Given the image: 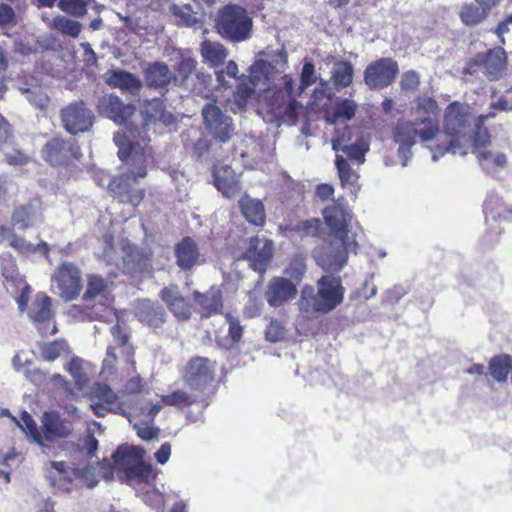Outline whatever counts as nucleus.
<instances>
[{
  "instance_id": "f257e3e1",
  "label": "nucleus",
  "mask_w": 512,
  "mask_h": 512,
  "mask_svg": "<svg viewBox=\"0 0 512 512\" xmlns=\"http://www.w3.org/2000/svg\"><path fill=\"white\" fill-rule=\"evenodd\" d=\"M476 118L465 106L459 102L449 104L444 114L443 133L448 138L438 143L432 150V160L438 161L446 153L466 155L465 145L471 139L472 126Z\"/></svg>"
},
{
  "instance_id": "f03ea898",
  "label": "nucleus",
  "mask_w": 512,
  "mask_h": 512,
  "mask_svg": "<svg viewBox=\"0 0 512 512\" xmlns=\"http://www.w3.org/2000/svg\"><path fill=\"white\" fill-rule=\"evenodd\" d=\"M253 19L247 9L228 3L219 9L215 18L216 32L229 43L237 44L251 38Z\"/></svg>"
},
{
  "instance_id": "7ed1b4c3",
  "label": "nucleus",
  "mask_w": 512,
  "mask_h": 512,
  "mask_svg": "<svg viewBox=\"0 0 512 512\" xmlns=\"http://www.w3.org/2000/svg\"><path fill=\"white\" fill-rule=\"evenodd\" d=\"M358 243L355 238L330 237L313 251L316 263L327 272H339L348 261L350 252L356 253Z\"/></svg>"
},
{
  "instance_id": "20e7f679",
  "label": "nucleus",
  "mask_w": 512,
  "mask_h": 512,
  "mask_svg": "<svg viewBox=\"0 0 512 512\" xmlns=\"http://www.w3.org/2000/svg\"><path fill=\"white\" fill-rule=\"evenodd\" d=\"M40 157L51 167H66L82 157L76 141L62 137H51L40 149Z\"/></svg>"
},
{
  "instance_id": "39448f33",
  "label": "nucleus",
  "mask_w": 512,
  "mask_h": 512,
  "mask_svg": "<svg viewBox=\"0 0 512 512\" xmlns=\"http://www.w3.org/2000/svg\"><path fill=\"white\" fill-rule=\"evenodd\" d=\"M203 124L207 134L218 143H228L235 134L232 117L214 102L206 103L202 108Z\"/></svg>"
},
{
  "instance_id": "423d86ee",
  "label": "nucleus",
  "mask_w": 512,
  "mask_h": 512,
  "mask_svg": "<svg viewBox=\"0 0 512 512\" xmlns=\"http://www.w3.org/2000/svg\"><path fill=\"white\" fill-rule=\"evenodd\" d=\"M115 145L118 147V157L127 166V172L134 182L138 178H144L147 175V156L144 149L139 145L129 141L125 134L116 132L113 137Z\"/></svg>"
},
{
  "instance_id": "0eeeda50",
  "label": "nucleus",
  "mask_w": 512,
  "mask_h": 512,
  "mask_svg": "<svg viewBox=\"0 0 512 512\" xmlns=\"http://www.w3.org/2000/svg\"><path fill=\"white\" fill-rule=\"evenodd\" d=\"M142 450L132 446L120 445L112 454V459L117 466L123 468L128 479H137L146 482L153 470L150 463L141 459Z\"/></svg>"
},
{
  "instance_id": "6e6552de",
  "label": "nucleus",
  "mask_w": 512,
  "mask_h": 512,
  "mask_svg": "<svg viewBox=\"0 0 512 512\" xmlns=\"http://www.w3.org/2000/svg\"><path fill=\"white\" fill-rule=\"evenodd\" d=\"M345 288L340 276L322 275L317 281V299L315 313L328 314L335 310L343 301Z\"/></svg>"
},
{
  "instance_id": "1a4fd4ad",
  "label": "nucleus",
  "mask_w": 512,
  "mask_h": 512,
  "mask_svg": "<svg viewBox=\"0 0 512 512\" xmlns=\"http://www.w3.org/2000/svg\"><path fill=\"white\" fill-rule=\"evenodd\" d=\"M399 74L397 61L390 57H382L372 61L364 70V83L371 90L390 86Z\"/></svg>"
},
{
  "instance_id": "9d476101",
  "label": "nucleus",
  "mask_w": 512,
  "mask_h": 512,
  "mask_svg": "<svg viewBox=\"0 0 512 512\" xmlns=\"http://www.w3.org/2000/svg\"><path fill=\"white\" fill-rule=\"evenodd\" d=\"M63 128L70 134L88 132L94 124V113L83 101H74L60 111Z\"/></svg>"
},
{
  "instance_id": "9b49d317",
  "label": "nucleus",
  "mask_w": 512,
  "mask_h": 512,
  "mask_svg": "<svg viewBox=\"0 0 512 512\" xmlns=\"http://www.w3.org/2000/svg\"><path fill=\"white\" fill-rule=\"evenodd\" d=\"M274 256V243L272 240L250 237L247 249L239 257V260L247 261L248 266L255 272L263 275Z\"/></svg>"
},
{
  "instance_id": "f8f14e48",
  "label": "nucleus",
  "mask_w": 512,
  "mask_h": 512,
  "mask_svg": "<svg viewBox=\"0 0 512 512\" xmlns=\"http://www.w3.org/2000/svg\"><path fill=\"white\" fill-rule=\"evenodd\" d=\"M58 294L65 301L76 299L82 289L81 272L73 263L64 262L52 278Z\"/></svg>"
},
{
  "instance_id": "ddd939ff",
  "label": "nucleus",
  "mask_w": 512,
  "mask_h": 512,
  "mask_svg": "<svg viewBox=\"0 0 512 512\" xmlns=\"http://www.w3.org/2000/svg\"><path fill=\"white\" fill-rule=\"evenodd\" d=\"M214 379V363L205 357L192 358L184 375L186 385L196 391H204Z\"/></svg>"
},
{
  "instance_id": "4468645a",
  "label": "nucleus",
  "mask_w": 512,
  "mask_h": 512,
  "mask_svg": "<svg viewBox=\"0 0 512 512\" xmlns=\"http://www.w3.org/2000/svg\"><path fill=\"white\" fill-rule=\"evenodd\" d=\"M98 112L101 116L112 120L117 125H125L136 113V106L131 103H124L115 95H105L98 101Z\"/></svg>"
},
{
  "instance_id": "2eb2a0df",
  "label": "nucleus",
  "mask_w": 512,
  "mask_h": 512,
  "mask_svg": "<svg viewBox=\"0 0 512 512\" xmlns=\"http://www.w3.org/2000/svg\"><path fill=\"white\" fill-rule=\"evenodd\" d=\"M175 73L168 64L162 61L150 63L144 70V81L148 88L156 90L162 97L169 92V86H174Z\"/></svg>"
},
{
  "instance_id": "dca6fc26",
  "label": "nucleus",
  "mask_w": 512,
  "mask_h": 512,
  "mask_svg": "<svg viewBox=\"0 0 512 512\" xmlns=\"http://www.w3.org/2000/svg\"><path fill=\"white\" fill-rule=\"evenodd\" d=\"M482 73L489 81H498L506 75L507 54L502 47H495L479 52Z\"/></svg>"
},
{
  "instance_id": "f3484780",
  "label": "nucleus",
  "mask_w": 512,
  "mask_h": 512,
  "mask_svg": "<svg viewBox=\"0 0 512 512\" xmlns=\"http://www.w3.org/2000/svg\"><path fill=\"white\" fill-rule=\"evenodd\" d=\"M41 422L44 442L66 439L73 433L71 421L62 418L58 411H45L42 415Z\"/></svg>"
},
{
  "instance_id": "a211bd4d",
  "label": "nucleus",
  "mask_w": 512,
  "mask_h": 512,
  "mask_svg": "<svg viewBox=\"0 0 512 512\" xmlns=\"http://www.w3.org/2000/svg\"><path fill=\"white\" fill-rule=\"evenodd\" d=\"M135 317L143 325L157 331L165 324L167 312L159 302L142 299L135 306Z\"/></svg>"
},
{
  "instance_id": "6ab92c4d",
  "label": "nucleus",
  "mask_w": 512,
  "mask_h": 512,
  "mask_svg": "<svg viewBox=\"0 0 512 512\" xmlns=\"http://www.w3.org/2000/svg\"><path fill=\"white\" fill-rule=\"evenodd\" d=\"M213 184L224 198L232 199L241 191L239 177L229 165H216L212 170Z\"/></svg>"
},
{
  "instance_id": "aec40b11",
  "label": "nucleus",
  "mask_w": 512,
  "mask_h": 512,
  "mask_svg": "<svg viewBox=\"0 0 512 512\" xmlns=\"http://www.w3.org/2000/svg\"><path fill=\"white\" fill-rule=\"evenodd\" d=\"M133 183L135 182L129 174H121L111 179L109 190L119 201L138 206L144 198L145 191L135 188Z\"/></svg>"
},
{
  "instance_id": "412c9836",
  "label": "nucleus",
  "mask_w": 512,
  "mask_h": 512,
  "mask_svg": "<svg viewBox=\"0 0 512 512\" xmlns=\"http://www.w3.org/2000/svg\"><path fill=\"white\" fill-rule=\"evenodd\" d=\"M297 295L296 284L286 277H273L267 286L265 298L267 303L274 308L282 306Z\"/></svg>"
},
{
  "instance_id": "4be33fe9",
  "label": "nucleus",
  "mask_w": 512,
  "mask_h": 512,
  "mask_svg": "<svg viewBox=\"0 0 512 512\" xmlns=\"http://www.w3.org/2000/svg\"><path fill=\"white\" fill-rule=\"evenodd\" d=\"M140 117L142 121L141 128L144 131H148L150 126L156 122L170 126L176 121L175 116L166 110L163 101L159 98L147 100L140 112Z\"/></svg>"
},
{
  "instance_id": "5701e85b",
  "label": "nucleus",
  "mask_w": 512,
  "mask_h": 512,
  "mask_svg": "<svg viewBox=\"0 0 512 512\" xmlns=\"http://www.w3.org/2000/svg\"><path fill=\"white\" fill-rule=\"evenodd\" d=\"M41 211V200L32 198L27 203L15 207L11 217L12 224L18 230H26L40 219Z\"/></svg>"
},
{
  "instance_id": "b1692460",
  "label": "nucleus",
  "mask_w": 512,
  "mask_h": 512,
  "mask_svg": "<svg viewBox=\"0 0 512 512\" xmlns=\"http://www.w3.org/2000/svg\"><path fill=\"white\" fill-rule=\"evenodd\" d=\"M326 225L331 231L330 237L355 238L348 230V217L345 209L340 205H332L323 210Z\"/></svg>"
},
{
  "instance_id": "393cba45",
  "label": "nucleus",
  "mask_w": 512,
  "mask_h": 512,
  "mask_svg": "<svg viewBox=\"0 0 512 512\" xmlns=\"http://www.w3.org/2000/svg\"><path fill=\"white\" fill-rule=\"evenodd\" d=\"M176 265L182 271H190L201 257L199 247L190 236L183 237L174 247Z\"/></svg>"
},
{
  "instance_id": "a878e982",
  "label": "nucleus",
  "mask_w": 512,
  "mask_h": 512,
  "mask_svg": "<svg viewBox=\"0 0 512 512\" xmlns=\"http://www.w3.org/2000/svg\"><path fill=\"white\" fill-rule=\"evenodd\" d=\"M159 296L163 302L166 303L168 309L173 315L180 320H187L191 316L190 308L186 299L181 294L178 286L170 285L164 287Z\"/></svg>"
},
{
  "instance_id": "bb28decb",
  "label": "nucleus",
  "mask_w": 512,
  "mask_h": 512,
  "mask_svg": "<svg viewBox=\"0 0 512 512\" xmlns=\"http://www.w3.org/2000/svg\"><path fill=\"white\" fill-rule=\"evenodd\" d=\"M238 206L247 222L257 227H263L265 225L266 211L260 199L252 198L248 194H245L239 199Z\"/></svg>"
},
{
  "instance_id": "cd10ccee",
  "label": "nucleus",
  "mask_w": 512,
  "mask_h": 512,
  "mask_svg": "<svg viewBox=\"0 0 512 512\" xmlns=\"http://www.w3.org/2000/svg\"><path fill=\"white\" fill-rule=\"evenodd\" d=\"M107 84L122 91L136 94L143 86L141 79L134 73L116 68L108 72Z\"/></svg>"
},
{
  "instance_id": "c85d7f7f",
  "label": "nucleus",
  "mask_w": 512,
  "mask_h": 512,
  "mask_svg": "<svg viewBox=\"0 0 512 512\" xmlns=\"http://www.w3.org/2000/svg\"><path fill=\"white\" fill-rule=\"evenodd\" d=\"M200 54L205 63L212 68H218L224 64L229 55L228 49L220 42L204 40L200 44Z\"/></svg>"
},
{
  "instance_id": "c756f323",
  "label": "nucleus",
  "mask_w": 512,
  "mask_h": 512,
  "mask_svg": "<svg viewBox=\"0 0 512 512\" xmlns=\"http://www.w3.org/2000/svg\"><path fill=\"white\" fill-rule=\"evenodd\" d=\"M195 301L203 309L202 316L210 317L212 314L220 312L222 304V293L219 289L211 288L208 292L202 294L198 291L194 292Z\"/></svg>"
},
{
  "instance_id": "7c9ffc66",
  "label": "nucleus",
  "mask_w": 512,
  "mask_h": 512,
  "mask_svg": "<svg viewBox=\"0 0 512 512\" xmlns=\"http://www.w3.org/2000/svg\"><path fill=\"white\" fill-rule=\"evenodd\" d=\"M197 64L196 59L182 56L174 66V86L187 89L191 75L196 73Z\"/></svg>"
},
{
  "instance_id": "2f4dec72",
  "label": "nucleus",
  "mask_w": 512,
  "mask_h": 512,
  "mask_svg": "<svg viewBox=\"0 0 512 512\" xmlns=\"http://www.w3.org/2000/svg\"><path fill=\"white\" fill-rule=\"evenodd\" d=\"M354 77V67L350 61L338 60L331 71V79L336 89L351 85Z\"/></svg>"
},
{
  "instance_id": "473e14b6",
  "label": "nucleus",
  "mask_w": 512,
  "mask_h": 512,
  "mask_svg": "<svg viewBox=\"0 0 512 512\" xmlns=\"http://www.w3.org/2000/svg\"><path fill=\"white\" fill-rule=\"evenodd\" d=\"M489 372L497 382L506 381L512 370V358L508 354H500L489 361Z\"/></svg>"
},
{
  "instance_id": "72a5a7b5",
  "label": "nucleus",
  "mask_w": 512,
  "mask_h": 512,
  "mask_svg": "<svg viewBox=\"0 0 512 512\" xmlns=\"http://www.w3.org/2000/svg\"><path fill=\"white\" fill-rule=\"evenodd\" d=\"M20 418L21 423L18 422L17 425L25 433L27 440L42 448L46 447L43 435L40 433L37 423L33 417L27 411H23Z\"/></svg>"
},
{
  "instance_id": "f704fd0d",
  "label": "nucleus",
  "mask_w": 512,
  "mask_h": 512,
  "mask_svg": "<svg viewBox=\"0 0 512 512\" xmlns=\"http://www.w3.org/2000/svg\"><path fill=\"white\" fill-rule=\"evenodd\" d=\"M495 113L482 114L477 116L472 126L471 139L475 148L485 147L490 142V134L488 129L484 127L485 122L489 118H493Z\"/></svg>"
},
{
  "instance_id": "c9c22d12",
  "label": "nucleus",
  "mask_w": 512,
  "mask_h": 512,
  "mask_svg": "<svg viewBox=\"0 0 512 512\" xmlns=\"http://www.w3.org/2000/svg\"><path fill=\"white\" fill-rule=\"evenodd\" d=\"M50 28L58 31L64 36L77 38L82 30V24L79 21L72 20L63 15L55 16L51 23Z\"/></svg>"
},
{
  "instance_id": "e433bc0d",
  "label": "nucleus",
  "mask_w": 512,
  "mask_h": 512,
  "mask_svg": "<svg viewBox=\"0 0 512 512\" xmlns=\"http://www.w3.org/2000/svg\"><path fill=\"white\" fill-rule=\"evenodd\" d=\"M273 73L274 72L272 71V68H270L268 60L258 59L249 67V75L246 76L249 83L256 87L259 84H265Z\"/></svg>"
},
{
  "instance_id": "4c0bfd02",
  "label": "nucleus",
  "mask_w": 512,
  "mask_h": 512,
  "mask_svg": "<svg viewBox=\"0 0 512 512\" xmlns=\"http://www.w3.org/2000/svg\"><path fill=\"white\" fill-rule=\"evenodd\" d=\"M488 14L481 3L475 1L462 7L460 18L465 25L475 26L482 22Z\"/></svg>"
},
{
  "instance_id": "58836bf2",
  "label": "nucleus",
  "mask_w": 512,
  "mask_h": 512,
  "mask_svg": "<svg viewBox=\"0 0 512 512\" xmlns=\"http://www.w3.org/2000/svg\"><path fill=\"white\" fill-rule=\"evenodd\" d=\"M259 56L264 57V60H268L270 68H272L274 73L283 72L287 66L288 54L285 47L279 50H262L259 52Z\"/></svg>"
},
{
  "instance_id": "ea45409f",
  "label": "nucleus",
  "mask_w": 512,
  "mask_h": 512,
  "mask_svg": "<svg viewBox=\"0 0 512 512\" xmlns=\"http://www.w3.org/2000/svg\"><path fill=\"white\" fill-rule=\"evenodd\" d=\"M20 91L35 109L44 111L48 107L50 99L42 87L20 88Z\"/></svg>"
},
{
  "instance_id": "a19ab883",
  "label": "nucleus",
  "mask_w": 512,
  "mask_h": 512,
  "mask_svg": "<svg viewBox=\"0 0 512 512\" xmlns=\"http://www.w3.org/2000/svg\"><path fill=\"white\" fill-rule=\"evenodd\" d=\"M416 123H398L394 130V141L399 145L413 146L415 144Z\"/></svg>"
},
{
  "instance_id": "79ce46f5",
  "label": "nucleus",
  "mask_w": 512,
  "mask_h": 512,
  "mask_svg": "<svg viewBox=\"0 0 512 512\" xmlns=\"http://www.w3.org/2000/svg\"><path fill=\"white\" fill-rule=\"evenodd\" d=\"M369 151V143L363 137L358 138L354 143L344 145L342 152L358 164L365 162V155Z\"/></svg>"
},
{
  "instance_id": "37998d69",
  "label": "nucleus",
  "mask_w": 512,
  "mask_h": 512,
  "mask_svg": "<svg viewBox=\"0 0 512 512\" xmlns=\"http://www.w3.org/2000/svg\"><path fill=\"white\" fill-rule=\"evenodd\" d=\"M333 109L342 121L347 122L355 117L358 104L350 98L335 97Z\"/></svg>"
},
{
  "instance_id": "c03bdc74",
  "label": "nucleus",
  "mask_w": 512,
  "mask_h": 512,
  "mask_svg": "<svg viewBox=\"0 0 512 512\" xmlns=\"http://www.w3.org/2000/svg\"><path fill=\"white\" fill-rule=\"evenodd\" d=\"M306 272L305 258L302 255L294 256L285 268L284 274L296 285L302 281Z\"/></svg>"
},
{
  "instance_id": "a18cd8bd",
  "label": "nucleus",
  "mask_w": 512,
  "mask_h": 512,
  "mask_svg": "<svg viewBox=\"0 0 512 512\" xmlns=\"http://www.w3.org/2000/svg\"><path fill=\"white\" fill-rule=\"evenodd\" d=\"M254 88L255 87L247 80V76L245 74H241L237 89L233 94L234 101L239 108L246 106L248 100L254 93Z\"/></svg>"
},
{
  "instance_id": "49530a36",
  "label": "nucleus",
  "mask_w": 512,
  "mask_h": 512,
  "mask_svg": "<svg viewBox=\"0 0 512 512\" xmlns=\"http://www.w3.org/2000/svg\"><path fill=\"white\" fill-rule=\"evenodd\" d=\"M107 284L99 275H90L87 280V288L82 299L85 302H92L98 295L105 292Z\"/></svg>"
},
{
  "instance_id": "de8ad7c7",
  "label": "nucleus",
  "mask_w": 512,
  "mask_h": 512,
  "mask_svg": "<svg viewBox=\"0 0 512 512\" xmlns=\"http://www.w3.org/2000/svg\"><path fill=\"white\" fill-rule=\"evenodd\" d=\"M317 81L315 65L311 58L303 59V66L300 72L299 92L303 93L308 87Z\"/></svg>"
},
{
  "instance_id": "09e8293b",
  "label": "nucleus",
  "mask_w": 512,
  "mask_h": 512,
  "mask_svg": "<svg viewBox=\"0 0 512 512\" xmlns=\"http://www.w3.org/2000/svg\"><path fill=\"white\" fill-rule=\"evenodd\" d=\"M92 0H59L58 7L74 17L80 18L87 14L88 5Z\"/></svg>"
},
{
  "instance_id": "8fccbe9b",
  "label": "nucleus",
  "mask_w": 512,
  "mask_h": 512,
  "mask_svg": "<svg viewBox=\"0 0 512 512\" xmlns=\"http://www.w3.org/2000/svg\"><path fill=\"white\" fill-rule=\"evenodd\" d=\"M475 153L480 165L486 171L488 170V166L490 163L501 168L505 167L507 164V157L504 153L494 154L490 150H479Z\"/></svg>"
},
{
  "instance_id": "3c124183",
  "label": "nucleus",
  "mask_w": 512,
  "mask_h": 512,
  "mask_svg": "<svg viewBox=\"0 0 512 512\" xmlns=\"http://www.w3.org/2000/svg\"><path fill=\"white\" fill-rule=\"evenodd\" d=\"M67 343L63 339H56L49 343H43L40 345L41 356L44 360L52 362L56 360L61 352L65 350Z\"/></svg>"
},
{
  "instance_id": "603ef678",
  "label": "nucleus",
  "mask_w": 512,
  "mask_h": 512,
  "mask_svg": "<svg viewBox=\"0 0 512 512\" xmlns=\"http://www.w3.org/2000/svg\"><path fill=\"white\" fill-rule=\"evenodd\" d=\"M301 108L302 104L296 98L282 97V103L278 105L274 112L277 116H287L289 119L295 120Z\"/></svg>"
},
{
  "instance_id": "864d4df0",
  "label": "nucleus",
  "mask_w": 512,
  "mask_h": 512,
  "mask_svg": "<svg viewBox=\"0 0 512 512\" xmlns=\"http://www.w3.org/2000/svg\"><path fill=\"white\" fill-rule=\"evenodd\" d=\"M170 12L179 20V23L185 27H193L199 23L197 17L192 14L190 5L180 7L176 4H172L170 6Z\"/></svg>"
},
{
  "instance_id": "5fc2aeb1",
  "label": "nucleus",
  "mask_w": 512,
  "mask_h": 512,
  "mask_svg": "<svg viewBox=\"0 0 512 512\" xmlns=\"http://www.w3.org/2000/svg\"><path fill=\"white\" fill-rule=\"evenodd\" d=\"M317 299V292L311 285H305L300 294L298 301L299 310L304 313L315 312V302Z\"/></svg>"
},
{
  "instance_id": "6e6d98bb",
  "label": "nucleus",
  "mask_w": 512,
  "mask_h": 512,
  "mask_svg": "<svg viewBox=\"0 0 512 512\" xmlns=\"http://www.w3.org/2000/svg\"><path fill=\"white\" fill-rule=\"evenodd\" d=\"M10 246L22 253L40 251L43 254H47L49 250L48 244L46 242H41L40 244L34 245L27 242L23 237H19L17 235H12Z\"/></svg>"
},
{
  "instance_id": "4d7b16f0",
  "label": "nucleus",
  "mask_w": 512,
  "mask_h": 512,
  "mask_svg": "<svg viewBox=\"0 0 512 512\" xmlns=\"http://www.w3.org/2000/svg\"><path fill=\"white\" fill-rule=\"evenodd\" d=\"M112 336L114 337L116 343L125 350L127 354L128 361L134 363L133 360H130V357L134 355L133 346L129 344L130 335L123 330V328L119 325H113L110 329Z\"/></svg>"
},
{
  "instance_id": "13d9d810",
  "label": "nucleus",
  "mask_w": 512,
  "mask_h": 512,
  "mask_svg": "<svg viewBox=\"0 0 512 512\" xmlns=\"http://www.w3.org/2000/svg\"><path fill=\"white\" fill-rule=\"evenodd\" d=\"M335 166L337 168L340 181L343 185L352 184L355 182L356 178H358V176L355 174L343 156L336 155Z\"/></svg>"
},
{
  "instance_id": "bf43d9fd",
  "label": "nucleus",
  "mask_w": 512,
  "mask_h": 512,
  "mask_svg": "<svg viewBox=\"0 0 512 512\" xmlns=\"http://www.w3.org/2000/svg\"><path fill=\"white\" fill-rule=\"evenodd\" d=\"M33 306L36 307V311L32 316L34 322L43 323L50 319L52 315L50 297L43 295Z\"/></svg>"
},
{
  "instance_id": "052dcab7",
  "label": "nucleus",
  "mask_w": 512,
  "mask_h": 512,
  "mask_svg": "<svg viewBox=\"0 0 512 512\" xmlns=\"http://www.w3.org/2000/svg\"><path fill=\"white\" fill-rule=\"evenodd\" d=\"M321 224L319 218H311L297 222L293 231L300 233L302 236H318Z\"/></svg>"
},
{
  "instance_id": "680f3d73",
  "label": "nucleus",
  "mask_w": 512,
  "mask_h": 512,
  "mask_svg": "<svg viewBox=\"0 0 512 512\" xmlns=\"http://www.w3.org/2000/svg\"><path fill=\"white\" fill-rule=\"evenodd\" d=\"M81 364L82 360L77 357H74L71 359V361L67 364L66 367V370L73 377L75 384L79 389H82L83 385L87 381V376L84 373Z\"/></svg>"
},
{
  "instance_id": "e2e57ef3",
  "label": "nucleus",
  "mask_w": 512,
  "mask_h": 512,
  "mask_svg": "<svg viewBox=\"0 0 512 512\" xmlns=\"http://www.w3.org/2000/svg\"><path fill=\"white\" fill-rule=\"evenodd\" d=\"M421 124L424 127L418 128L416 126L415 137H419L422 141L432 140L438 133L437 123L431 117H426L421 121Z\"/></svg>"
},
{
  "instance_id": "0e129e2a",
  "label": "nucleus",
  "mask_w": 512,
  "mask_h": 512,
  "mask_svg": "<svg viewBox=\"0 0 512 512\" xmlns=\"http://www.w3.org/2000/svg\"><path fill=\"white\" fill-rule=\"evenodd\" d=\"M94 396L106 405L119 407L116 393L107 384H97L94 389Z\"/></svg>"
},
{
  "instance_id": "69168bd1",
  "label": "nucleus",
  "mask_w": 512,
  "mask_h": 512,
  "mask_svg": "<svg viewBox=\"0 0 512 512\" xmlns=\"http://www.w3.org/2000/svg\"><path fill=\"white\" fill-rule=\"evenodd\" d=\"M286 329L277 320H271L265 330V338L267 341L276 343L285 339Z\"/></svg>"
},
{
  "instance_id": "338daca9",
  "label": "nucleus",
  "mask_w": 512,
  "mask_h": 512,
  "mask_svg": "<svg viewBox=\"0 0 512 512\" xmlns=\"http://www.w3.org/2000/svg\"><path fill=\"white\" fill-rule=\"evenodd\" d=\"M162 401L164 404L170 406L191 405L193 403L191 396L182 390H176L163 396Z\"/></svg>"
},
{
  "instance_id": "774afa93",
  "label": "nucleus",
  "mask_w": 512,
  "mask_h": 512,
  "mask_svg": "<svg viewBox=\"0 0 512 512\" xmlns=\"http://www.w3.org/2000/svg\"><path fill=\"white\" fill-rule=\"evenodd\" d=\"M420 85V75L415 70H409L402 74L400 87L403 91H415Z\"/></svg>"
}]
</instances>
